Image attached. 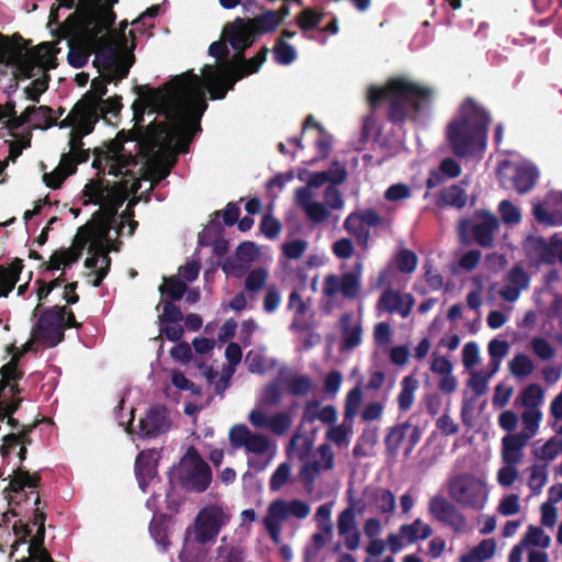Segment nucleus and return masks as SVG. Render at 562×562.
Returning <instances> with one entry per match:
<instances>
[{"instance_id": "f257e3e1", "label": "nucleus", "mask_w": 562, "mask_h": 562, "mask_svg": "<svg viewBox=\"0 0 562 562\" xmlns=\"http://www.w3.org/2000/svg\"><path fill=\"white\" fill-rule=\"evenodd\" d=\"M134 90L138 98L132 104L133 114H145L150 109L164 112L167 120L128 131L134 135L131 142H137L139 154L149 161L159 182L169 176L177 154L187 153L194 135L202 131L200 121L207 109L202 79L189 70L157 89L136 86Z\"/></svg>"}, {"instance_id": "f03ea898", "label": "nucleus", "mask_w": 562, "mask_h": 562, "mask_svg": "<svg viewBox=\"0 0 562 562\" xmlns=\"http://www.w3.org/2000/svg\"><path fill=\"white\" fill-rule=\"evenodd\" d=\"M119 0H80L78 8L59 25V38L67 40V59L74 68H82L98 48L99 34L116 20L113 7Z\"/></svg>"}, {"instance_id": "7ed1b4c3", "label": "nucleus", "mask_w": 562, "mask_h": 562, "mask_svg": "<svg viewBox=\"0 0 562 562\" xmlns=\"http://www.w3.org/2000/svg\"><path fill=\"white\" fill-rule=\"evenodd\" d=\"M434 97L431 87L404 76L392 77L384 86H371L368 90L371 110L375 111L382 102H386V119L397 127H403L407 122H417L423 113L430 110Z\"/></svg>"}, {"instance_id": "20e7f679", "label": "nucleus", "mask_w": 562, "mask_h": 562, "mask_svg": "<svg viewBox=\"0 0 562 562\" xmlns=\"http://www.w3.org/2000/svg\"><path fill=\"white\" fill-rule=\"evenodd\" d=\"M491 113L472 97L465 98L446 126V139L459 158L481 156L487 145Z\"/></svg>"}, {"instance_id": "39448f33", "label": "nucleus", "mask_w": 562, "mask_h": 562, "mask_svg": "<svg viewBox=\"0 0 562 562\" xmlns=\"http://www.w3.org/2000/svg\"><path fill=\"white\" fill-rule=\"evenodd\" d=\"M112 222L114 220L97 217V214L93 213L91 221L78 228L72 245L54 251L49 262H44L42 267L45 270H58L61 267H70L81 258L82 251L91 238L111 241L110 231Z\"/></svg>"}, {"instance_id": "423d86ee", "label": "nucleus", "mask_w": 562, "mask_h": 562, "mask_svg": "<svg viewBox=\"0 0 562 562\" xmlns=\"http://www.w3.org/2000/svg\"><path fill=\"white\" fill-rule=\"evenodd\" d=\"M170 480L186 492L202 493L212 482V471L198 449L190 446L173 470Z\"/></svg>"}, {"instance_id": "0eeeda50", "label": "nucleus", "mask_w": 562, "mask_h": 562, "mask_svg": "<svg viewBox=\"0 0 562 562\" xmlns=\"http://www.w3.org/2000/svg\"><path fill=\"white\" fill-rule=\"evenodd\" d=\"M119 136H124V138L112 139L104 147L93 149L92 167L97 169L99 176L104 175L106 168H109L108 173L114 177L132 175L131 171H124V169L138 164L136 156L125 154L123 145L124 142L131 140L130 138L134 135L122 131Z\"/></svg>"}, {"instance_id": "6e6552de", "label": "nucleus", "mask_w": 562, "mask_h": 562, "mask_svg": "<svg viewBox=\"0 0 562 562\" xmlns=\"http://www.w3.org/2000/svg\"><path fill=\"white\" fill-rule=\"evenodd\" d=\"M235 54L229 60L221 61L217 66L205 65L203 68L204 81L212 100H222L235 85L231 80L243 72L246 64L245 50L234 49Z\"/></svg>"}, {"instance_id": "1a4fd4ad", "label": "nucleus", "mask_w": 562, "mask_h": 562, "mask_svg": "<svg viewBox=\"0 0 562 562\" xmlns=\"http://www.w3.org/2000/svg\"><path fill=\"white\" fill-rule=\"evenodd\" d=\"M448 492L454 503L475 510L482 509L488 497L486 483L469 473H462L451 479Z\"/></svg>"}, {"instance_id": "9d476101", "label": "nucleus", "mask_w": 562, "mask_h": 562, "mask_svg": "<svg viewBox=\"0 0 562 562\" xmlns=\"http://www.w3.org/2000/svg\"><path fill=\"white\" fill-rule=\"evenodd\" d=\"M311 508L308 504L301 499L286 502L284 499H276L271 502L263 517L262 524L274 544H281L282 521L290 516L303 519L310 515Z\"/></svg>"}, {"instance_id": "9b49d317", "label": "nucleus", "mask_w": 562, "mask_h": 562, "mask_svg": "<svg viewBox=\"0 0 562 562\" xmlns=\"http://www.w3.org/2000/svg\"><path fill=\"white\" fill-rule=\"evenodd\" d=\"M66 313V306L44 310L33 327V336L48 347H56L65 338L64 318Z\"/></svg>"}, {"instance_id": "f8f14e48", "label": "nucleus", "mask_w": 562, "mask_h": 562, "mask_svg": "<svg viewBox=\"0 0 562 562\" xmlns=\"http://www.w3.org/2000/svg\"><path fill=\"white\" fill-rule=\"evenodd\" d=\"M474 218L480 220L472 223L471 220L463 218L459 223V232L463 237L468 233L472 234L475 243L483 248H491L494 243V234L499 229V220L495 214L486 210H477L474 212Z\"/></svg>"}, {"instance_id": "ddd939ff", "label": "nucleus", "mask_w": 562, "mask_h": 562, "mask_svg": "<svg viewBox=\"0 0 562 562\" xmlns=\"http://www.w3.org/2000/svg\"><path fill=\"white\" fill-rule=\"evenodd\" d=\"M382 217L373 209H366L362 212L350 213L345 222L344 228L356 238L357 244L367 249L370 239V227H378Z\"/></svg>"}, {"instance_id": "4468645a", "label": "nucleus", "mask_w": 562, "mask_h": 562, "mask_svg": "<svg viewBox=\"0 0 562 562\" xmlns=\"http://www.w3.org/2000/svg\"><path fill=\"white\" fill-rule=\"evenodd\" d=\"M527 257L536 259L539 263H562V238L553 235L547 240L542 236L529 237L525 243Z\"/></svg>"}, {"instance_id": "2eb2a0df", "label": "nucleus", "mask_w": 562, "mask_h": 562, "mask_svg": "<svg viewBox=\"0 0 562 562\" xmlns=\"http://www.w3.org/2000/svg\"><path fill=\"white\" fill-rule=\"evenodd\" d=\"M428 512L437 521L450 527L457 533L463 532L467 528L465 516L442 495H435L429 499Z\"/></svg>"}, {"instance_id": "dca6fc26", "label": "nucleus", "mask_w": 562, "mask_h": 562, "mask_svg": "<svg viewBox=\"0 0 562 562\" xmlns=\"http://www.w3.org/2000/svg\"><path fill=\"white\" fill-rule=\"evenodd\" d=\"M224 526L222 508L211 507L200 510L194 521V541L200 544L212 542Z\"/></svg>"}, {"instance_id": "f3484780", "label": "nucleus", "mask_w": 562, "mask_h": 562, "mask_svg": "<svg viewBox=\"0 0 562 562\" xmlns=\"http://www.w3.org/2000/svg\"><path fill=\"white\" fill-rule=\"evenodd\" d=\"M117 42L113 34H99L98 48L95 50L94 64L100 63L106 71L111 66L115 65V60L121 55L128 50V38L124 32L116 33Z\"/></svg>"}, {"instance_id": "a211bd4d", "label": "nucleus", "mask_w": 562, "mask_h": 562, "mask_svg": "<svg viewBox=\"0 0 562 562\" xmlns=\"http://www.w3.org/2000/svg\"><path fill=\"white\" fill-rule=\"evenodd\" d=\"M360 291V280L355 272H346L341 277L328 274L324 279L323 293L333 297L341 293L346 299H355Z\"/></svg>"}, {"instance_id": "6ab92c4d", "label": "nucleus", "mask_w": 562, "mask_h": 562, "mask_svg": "<svg viewBox=\"0 0 562 562\" xmlns=\"http://www.w3.org/2000/svg\"><path fill=\"white\" fill-rule=\"evenodd\" d=\"M169 428L168 409L164 405H156L148 409L144 418L139 419L138 435L142 438H156L168 431Z\"/></svg>"}, {"instance_id": "aec40b11", "label": "nucleus", "mask_w": 562, "mask_h": 562, "mask_svg": "<svg viewBox=\"0 0 562 562\" xmlns=\"http://www.w3.org/2000/svg\"><path fill=\"white\" fill-rule=\"evenodd\" d=\"M249 423L258 428H268L276 436H283L292 425L290 412H279L268 417L262 409H252L249 414Z\"/></svg>"}, {"instance_id": "412c9836", "label": "nucleus", "mask_w": 562, "mask_h": 562, "mask_svg": "<svg viewBox=\"0 0 562 562\" xmlns=\"http://www.w3.org/2000/svg\"><path fill=\"white\" fill-rule=\"evenodd\" d=\"M226 42L233 49H247L256 41L255 32L248 24L247 19L236 18L224 29Z\"/></svg>"}, {"instance_id": "4be33fe9", "label": "nucleus", "mask_w": 562, "mask_h": 562, "mask_svg": "<svg viewBox=\"0 0 562 562\" xmlns=\"http://www.w3.org/2000/svg\"><path fill=\"white\" fill-rule=\"evenodd\" d=\"M337 529L339 536L345 538V547L348 550L355 551L359 548L361 533L357 528L353 508L348 507L339 514Z\"/></svg>"}, {"instance_id": "5701e85b", "label": "nucleus", "mask_w": 562, "mask_h": 562, "mask_svg": "<svg viewBox=\"0 0 562 562\" xmlns=\"http://www.w3.org/2000/svg\"><path fill=\"white\" fill-rule=\"evenodd\" d=\"M86 100H79L72 108V114L77 115L75 128L72 130L75 133L87 136L91 134L94 130L95 123L100 120L98 116V111L100 109L93 108Z\"/></svg>"}, {"instance_id": "b1692460", "label": "nucleus", "mask_w": 562, "mask_h": 562, "mask_svg": "<svg viewBox=\"0 0 562 562\" xmlns=\"http://www.w3.org/2000/svg\"><path fill=\"white\" fill-rule=\"evenodd\" d=\"M407 304L404 305V300L401 294L393 290L386 289L380 296L376 308L380 312L394 313L397 312L402 317H407L414 304V299L411 294L406 295Z\"/></svg>"}, {"instance_id": "393cba45", "label": "nucleus", "mask_w": 562, "mask_h": 562, "mask_svg": "<svg viewBox=\"0 0 562 562\" xmlns=\"http://www.w3.org/2000/svg\"><path fill=\"white\" fill-rule=\"evenodd\" d=\"M529 438L525 434H508L502 439V459L507 465H517L522 459V449Z\"/></svg>"}, {"instance_id": "a878e982", "label": "nucleus", "mask_w": 562, "mask_h": 562, "mask_svg": "<svg viewBox=\"0 0 562 562\" xmlns=\"http://www.w3.org/2000/svg\"><path fill=\"white\" fill-rule=\"evenodd\" d=\"M340 330L342 335L341 350H351L358 347L362 340V326L360 323H353V315L345 313L339 318Z\"/></svg>"}, {"instance_id": "bb28decb", "label": "nucleus", "mask_w": 562, "mask_h": 562, "mask_svg": "<svg viewBox=\"0 0 562 562\" xmlns=\"http://www.w3.org/2000/svg\"><path fill=\"white\" fill-rule=\"evenodd\" d=\"M157 473V461L154 460L153 452L142 451L135 460V475L139 487L145 491L150 480Z\"/></svg>"}, {"instance_id": "cd10ccee", "label": "nucleus", "mask_w": 562, "mask_h": 562, "mask_svg": "<svg viewBox=\"0 0 562 562\" xmlns=\"http://www.w3.org/2000/svg\"><path fill=\"white\" fill-rule=\"evenodd\" d=\"M308 128H314L317 131V139L315 142V146L317 149L318 158H327L331 151L333 136L319 122L315 120L312 114L305 117L302 125V134H304Z\"/></svg>"}, {"instance_id": "c85d7f7f", "label": "nucleus", "mask_w": 562, "mask_h": 562, "mask_svg": "<svg viewBox=\"0 0 562 562\" xmlns=\"http://www.w3.org/2000/svg\"><path fill=\"white\" fill-rule=\"evenodd\" d=\"M126 200V192L124 189H119L116 186L110 188L99 205L100 207L94 212L97 217H108L114 220L119 209L123 205Z\"/></svg>"}, {"instance_id": "c756f323", "label": "nucleus", "mask_w": 562, "mask_h": 562, "mask_svg": "<svg viewBox=\"0 0 562 562\" xmlns=\"http://www.w3.org/2000/svg\"><path fill=\"white\" fill-rule=\"evenodd\" d=\"M42 477L38 473H30L24 467H19L10 479L8 490L15 495L24 493L25 487L35 488L40 486Z\"/></svg>"}, {"instance_id": "7c9ffc66", "label": "nucleus", "mask_w": 562, "mask_h": 562, "mask_svg": "<svg viewBox=\"0 0 562 562\" xmlns=\"http://www.w3.org/2000/svg\"><path fill=\"white\" fill-rule=\"evenodd\" d=\"M538 176L533 166H517L512 177L513 187L519 194H525L533 189Z\"/></svg>"}, {"instance_id": "2f4dec72", "label": "nucleus", "mask_w": 562, "mask_h": 562, "mask_svg": "<svg viewBox=\"0 0 562 562\" xmlns=\"http://www.w3.org/2000/svg\"><path fill=\"white\" fill-rule=\"evenodd\" d=\"M26 114H29L30 123H33L35 128L47 130L57 125V116L54 115V110L48 105H30L26 108Z\"/></svg>"}, {"instance_id": "473e14b6", "label": "nucleus", "mask_w": 562, "mask_h": 562, "mask_svg": "<svg viewBox=\"0 0 562 562\" xmlns=\"http://www.w3.org/2000/svg\"><path fill=\"white\" fill-rule=\"evenodd\" d=\"M411 423L405 422L402 424L394 425L387 429L384 438L385 453L389 457H395L398 453L400 447L406 438Z\"/></svg>"}, {"instance_id": "72a5a7b5", "label": "nucleus", "mask_w": 562, "mask_h": 562, "mask_svg": "<svg viewBox=\"0 0 562 562\" xmlns=\"http://www.w3.org/2000/svg\"><path fill=\"white\" fill-rule=\"evenodd\" d=\"M134 48V44L128 47V50L125 53H121V55L115 60V65L111 66L106 72L108 81L119 82L126 78L130 74V69L135 61V56L131 52Z\"/></svg>"}, {"instance_id": "f704fd0d", "label": "nucleus", "mask_w": 562, "mask_h": 562, "mask_svg": "<svg viewBox=\"0 0 562 562\" xmlns=\"http://www.w3.org/2000/svg\"><path fill=\"white\" fill-rule=\"evenodd\" d=\"M352 431L353 420H348L344 417L341 424H333L328 427L325 434V438L326 440L333 442L335 446L342 448L349 445Z\"/></svg>"}, {"instance_id": "c9c22d12", "label": "nucleus", "mask_w": 562, "mask_h": 562, "mask_svg": "<svg viewBox=\"0 0 562 562\" xmlns=\"http://www.w3.org/2000/svg\"><path fill=\"white\" fill-rule=\"evenodd\" d=\"M283 396V389L279 379L269 382L261 391L258 408L257 409H269L280 404Z\"/></svg>"}, {"instance_id": "e433bc0d", "label": "nucleus", "mask_w": 562, "mask_h": 562, "mask_svg": "<svg viewBox=\"0 0 562 562\" xmlns=\"http://www.w3.org/2000/svg\"><path fill=\"white\" fill-rule=\"evenodd\" d=\"M467 201L468 196L465 190L461 186L452 184L441 190L437 205L439 207L449 205L457 209H462L465 206Z\"/></svg>"}, {"instance_id": "4c0bfd02", "label": "nucleus", "mask_w": 562, "mask_h": 562, "mask_svg": "<svg viewBox=\"0 0 562 562\" xmlns=\"http://www.w3.org/2000/svg\"><path fill=\"white\" fill-rule=\"evenodd\" d=\"M401 537L405 538L409 543L418 540H425L432 535V528L417 518L412 524H405L400 527Z\"/></svg>"}, {"instance_id": "58836bf2", "label": "nucleus", "mask_w": 562, "mask_h": 562, "mask_svg": "<svg viewBox=\"0 0 562 562\" xmlns=\"http://www.w3.org/2000/svg\"><path fill=\"white\" fill-rule=\"evenodd\" d=\"M247 21L256 36L271 33L279 26L278 13L273 10H266L252 19H247Z\"/></svg>"}, {"instance_id": "ea45409f", "label": "nucleus", "mask_w": 562, "mask_h": 562, "mask_svg": "<svg viewBox=\"0 0 562 562\" xmlns=\"http://www.w3.org/2000/svg\"><path fill=\"white\" fill-rule=\"evenodd\" d=\"M110 182L104 179L91 180L89 181L82 191L83 196L88 198L82 202L83 205H88L89 203H93L94 205H99L102 201H104V196L106 192L110 190Z\"/></svg>"}, {"instance_id": "a19ab883", "label": "nucleus", "mask_w": 562, "mask_h": 562, "mask_svg": "<svg viewBox=\"0 0 562 562\" xmlns=\"http://www.w3.org/2000/svg\"><path fill=\"white\" fill-rule=\"evenodd\" d=\"M401 386V392L397 395V405L400 411L407 412L414 403L418 381L414 376L407 375L403 378Z\"/></svg>"}, {"instance_id": "79ce46f5", "label": "nucleus", "mask_w": 562, "mask_h": 562, "mask_svg": "<svg viewBox=\"0 0 562 562\" xmlns=\"http://www.w3.org/2000/svg\"><path fill=\"white\" fill-rule=\"evenodd\" d=\"M519 398L525 409H539L544 398V391L541 385L531 383L520 392Z\"/></svg>"}, {"instance_id": "37998d69", "label": "nucleus", "mask_w": 562, "mask_h": 562, "mask_svg": "<svg viewBox=\"0 0 562 562\" xmlns=\"http://www.w3.org/2000/svg\"><path fill=\"white\" fill-rule=\"evenodd\" d=\"M112 81H108V76L105 74L102 75L101 78H95L91 82V89L86 92L80 100L88 99V103L93 105L95 109H100V101L108 92L106 85Z\"/></svg>"}, {"instance_id": "c03bdc74", "label": "nucleus", "mask_w": 562, "mask_h": 562, "mask_svg": "<svg viewBox=\"0 0 562 562\" xmlns=\"http://www.w3.org/2000/svg\"><path fill=\"white\" fill-rule=\"evenodd\" d=\"M269 53V48L263 46L260 50L251 58L246 59V64L244 65L243 72H239L231 80V85H236L237 81L259 71L261 66L267 59V55Z\"/></svg>"}, {"instance_id": "a18cd8bd", "label": "nucleus", "mask_w": 562, "mask_h": 562, "mask_svg": "<svg viewBox=\"0 0 562 562\" xmlns=\"http://www.w3.org/2000/svg\"><path fill=\"white\" fill-rule=\"evenodd\" d=\"M187 290L188 286L186 282L175 276L165 278V283L159 286L160 293L169 297L170 301L182 299Z\"/></svg>"}, {"instance_id": "49530a36", "label": "nucleus", "mask_w": 562, "mask_h": 562, "mask_svg": "<svg viewBox=\"0 0 562 562\" xmlns=\"http://www.w3.org/2000/svg\"><path fill=\"white\" fill-rule=\"evenodd\" d=\"M288 307H289V310L293 311L295 314L294 321L292 323V327H295L302 331L307 330L308 325L299 323V318L306 313L307 306L297 290H293L290 293Z\"/></svg>"}, {"instance_id": "de8ad7c7", "label": "nucleus", "mask_w": 562, "mask_h": 562, "mask_svg": "<svg viewBox=\"0 0 562 562\" xmlns=\"http://www.w3.org/2000/svg\"><path fill=\"white\" fill-rule=\"evenodd\" d=\"M362 400L363 393L359 385H356L347 393L344 404V417L346 419H355Z\"/></svg>"}, {"instance_id": "09e8293b", "label": "nucleus", "mask_w": 562, "mask_h": 562, "mask_svg": "<svg viewBox=\"0 0 562 562\" xmlns=\"http://www.w3.org/2000/svg\"><path fill=\"white\" fill-rule=\"evenodd\" d=\"M542 413L540 409H525L521 414L524 429L519 434H525L526 437L531 439L539 431Z\"/></svg>"}, {"instance_id": "8fccbe9b", "label": "nucleus", "mask_w": 562, "mask_h": 562, "mask_svg": "<svg viewBox=\"0 0 562 562\" xmlns=\"http://www.w3.org/2000/svg\"><path fill=\"white\" fill-rule=\"evenodd\" d=\"M508 368L514 376L525 378L533 372L535 364L528 356L518 353L509 361Z\"/></svg>"}, {"instance_id": "3c124183", "label": "nucleus", "mask_w": 562, "mask_h": 562, "mask_svg": "<svg viewBox=\"0 0 562 562\" xmlns=\"http://www.w3.org/2000/svg\"><path fill=\"white\" fill-rule=\"evenodd\" d=\"M89 159V151H81L79 156L75 153H64L60 157L58 167L61 168L68 176L77 172V166L86 162Z\"/></svg>"}, {"instance_id": "603ef678", "label": "nucleus", "mask_w": 562, "mask_h": 562, "mask_svg": "<svg viewBox=\"0 0 562 562\" xmlns=\"http://www.w3.org/2000/svg\"><path fill=\"white\" fill-rule=\"evenodd\" d=\"M273 58L279 65H290L296 58V53L283 38H278L273 47Z\"/></svg>"}, {"instance_id": "864d4df0", "label": "nucleus", "mask_w": 562, "mask_h": 562, "mask_svg": "<svg viewBox=\"0 0 562 562\" xmlns=\"http://www.w3.org/2000/svg\"><path fill=\"white\" fill-rule=\"evenodd\" d=\"M313 389L312 379L307 375H294L288 381V392L293 396H304Z\"/></svg>"}, {"instance_id": "5fc2aeb1", "label": "nucleus", "mask_w": 562, "mask_h": 562, "mask_svg": "<svg viewBox=\"0 0 562 562\" xmlns=\"http://www.w3.org/2000/svg\"><path fill=\"white\" fill-rule=\"evenodd\" d=\"M536 459L542 460L548 465L560 454L559 441L557 437L550 438L542 447L532 451Z\"/></svg>"}, {"instance_id": "6e6d98bb", "label": "nucleus", "mask_w": 562, "mask_h": 562, "mask_svg": "<svg viewBox=\"0 0 562 562\" xmlns=\"http://www.w3.org/2000/svg\"><path fill=\"white\" fill-rule=\"evenodd\" d=\"M530 471L531 473L528 481V486L530 487L533 494H539L548 481L547 464L532 465L530 468Z\"/></svg>"}, {"instance_id": "4d7b16f0", "label": "nucleus", "mask_w": 562, "mask_h": 562, "mask_svg": "<svg viewBox=\"0 0 562 562\" xmlns=\"http://www.w3.org/2000/svg\"><path fill=\"white\" fill-rule=\"evenodd\" d=\"M323 20V14L315 10L304 9L296 18V23L302 31H311L316 29Z\"/></svg>"}, {"instance_id": "13d9d810", "label": "nucleus", "mask_w": 562, "mask_h": 562, "mask_svg": "<svg viewBox=\"0 0 562 562\" xmlns=\"http://www.w3.org/2000/svg\"><path fill=\"white\" fill-rule=\"evenodd\" d=\"M322 470H324L323 464L317 460L305 462L300 470V476L304 486L311 488Z\"/></svg>"}, {"instance_id": "bf43d9fd", "label": "nucleus", "mask_w": 562, "mask_h": 562, "mask_svg": "<svg viewBox=\"0 0 562 562\" xmlns=\"http://www.w3.org/2000/svg\"><path fill=\"white\" fill-rule=\"evenodd\" d=\"M217 554L220 562H244L246 550L240 546H221Z\"/></svg>"}, {"instance_id": "052dcab7", "label": "nucleus", "mask_w": 562, "mask_h": 562, "mask_svg": "<svg viewBox=\"0 0 562 562\" xmlns=\"http://www.w3.org/2000/svg\"><path fill=\"white\" fill-rule=\"evenodd\" d=\"M374 504L380 513L390 514L395 508V496L390 490H378L374 493Z\"/></svg>"}, {"instance_id": "680f3d73", "label": "nucleus", "mask_w": 562, "mask_h": 562, "mask_svg": "<svg viewBox=\"0 0 562 562\" xmlns=\"http://www.w3.org/2000/svg\"><path fill=\"white\" fill-rule=\"evenodd\" d=\"M268 279V271L265 268H256L251 270L245 280L247 291L257 292L261 290Z\"/></svg>"}, {"instance_id": "e2e57ef3", "label": "nucleus", "mask_w": 562, "mask_h": 562, "mask_svg": "<svg viewBox=\"0 0 562 562\" xmlns=\"http://www.w3.org/2000/svg\"><path fill=\"white\" fill-rule=\"evenodd\" d=\"M498 212L501 214L502 221L507 225L518 224L521 221L519 209L508 200H503L499 203Z\"/></svg>"}, {"instance_id": "0e129e2a", "label": "nucleus", "mask_w": 562, "mask_h": 562, "mask_svg": "<svg viewBox=\"0 0 562 562\" xmlns=\"http://www.w3.org/2000/svg\"><path fill=\"white\" fill-rule=\"evenodd\" d=\"M524 541L533 547L548 548L551 539L540 527L529 526Z\"/></svg>"}, {"instance_id": "69168bd1", "label": "nucleus", "mask_w": 562, "mask_h": 562, "mask_svg": "<svg viewBox=\"0 0 562 562\" xmlns=\"http://www.w3.org/2000/svg\"><path fill=\"white\" fill-rule=\"evenodd\" d=\"M397 269L403 273H412L417 267V256L409 249H402L396 256Z\"/></svg>"}, {"instance_id": "338daca9", "label": "nucleus", "mask_w": 562, "mask_h": 562, "mask_svg": "<svg viewBox=\"0 0 562 562\" xmlns=\"http://www.w3.org/2000/svg\"><path fill=\"white\" fill-rule=\"evenodd\" d=\"M290 475H291L290 464L286 462L281 463L276 469V471L272 473V475L270 477V481H269L270 490L279 491L282 486H284L289 482Z\"/></svg>"}, {"instance_id": "774afa93", "label": "nucleus", "mask_w": 562, "mask_h": 562, "mask_svg": "<svg viewBox=\"0 0 562 562\" xmlns=\"http://www.w3.org/2000/svg\"><path fill=\"white\" fill-rule=\"evenodd\" d=\"M282 225L281 222L271 214H265L260 222V232L269 239L279 236Z\"/></svg>"}]
</instances>
